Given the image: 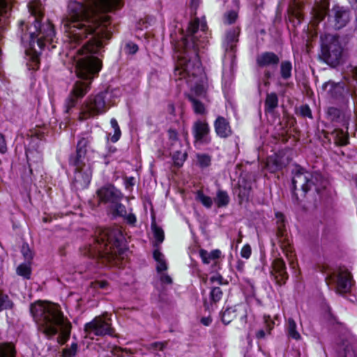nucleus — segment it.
<instances>
[{
  "mask_svg": "<svg viewBox=\"0 0 357 357\" xmlns=\"http://www.w3.org/2000/svg\"><path fill=\"white\" fill-rule=\"evenodd\" d=\"M167 137L173 145L179 140L178 131L173 128H169L167 130Z\"/></svg>",
  "mask_w": 357,
  "mask_h": 357,
  "instance_id": "obj_48",
  "label": "nucleus"
},
{
  "mask_svg": "<svg viewBox=\"0 0 357 357\" xmlns=\"http://www.w3.org/2000/svg\"><path fill=\"white\" fill-rule=\"evenodd\" d=\"M238 190L237 196L239 204H242L243 202H248L252 191L251 185L246 182H243V183L238 184Z\"/></svg>",
  "mask_w": 357,
  "mask_h": 357,
  "instance_id": "obj_31",
  "label": "nucleus"
},
{
  "mask_svg": "<svg viewBox=\"0 0 357 357\" xmlns=\"http://www.w3.org/2000/svg\"><path fill=\"white\" fill-rule=\"evenodd\" d=\"M279 99L276 93L271 92L266 94L264 101V112L267 114H273L275 109L278 107Z\"/></svg>",
  "mask_w": 357,
  "mask_h": 357,
  "instance_id": "obj_29",
  "label": "nucleus"
},
{
  "mask_svg": "<svg viewBox=\"0 0 357 357\" xmlns=\"http://www.w3.org/2000/svg\"><path fill=\"white\" fill-rule=\"evenodd\" d=\"M84 333L87 335L93 334L96 336H115V329L112 326V319L105 316H96L91 321L84 326Z\"/></svg>",
  "mask_w": 357,
  "mask_h": 357,
  "instance_id": "obj_11",
  "label": "nucleus"
},
{
  "mask_svg": "<svg viewBox=\"0 0 357 357\" xmlns=\"http://www.w3.org/2000/svg\"><path fill=\"white\" fill-rule=\"evenodd\" d=\"M175 106L173 103H169L168 105H167V111L168 112L172 114V115H174L175 116Z\"/></svg>",
  "mask_w": 357,
  "mask_h": 357,
  "instance_id": "obj_64",
  "label": "nucleus"
},
{
  "mask_svg": "<svg viewBox=\"0 0 357 357\" xmlns=\"http://www.w3.org/2000/svg\"><path fill=\"white\" fill-rule=\"evenodd\" d=\"M351 12L349 8L334 5L330 11L328 19L335 30L344 28L351 21Z\"/></svg>",
  "mask_w": 357,
  "mask_h": 357,
  "instance_id": "obj_13",
  "label": "nucleus"
},
{
  "mask_svg": "<svg viewBox=\"0 0 357 357\" xmlns=\"http://www.w3.org/2000/svg\"><path fill=\"white\" fill-rule=\"evenodd\" d=\"M326 116L328 120L334 123L347 128L349 124V116H348L340 109L335 107H329L326 112Z\"/></svg>",
  "mask_w": 357,
  "mask_h": 357,
  "instance_id": "obj_24",
  "label": "nucleus"
},
{
  "mask_svg": "<svg viewBox=\"0 0 357 357\" xmlns=\"http://www.w3.org/2000/svg\"><path fill=\"white\" fill-rule=\"evenodd\" d=\"M213 126L216 135L221 139L228 138L233 133L229 121L224 116H218L213 122Z\"/></svg>",
  "mask_w": 357,
  "mask_h": 357,
  "instance_id": "obj_21",
  "label": "nucleus"
},
{
  "mask_svg": "<svg viewBox=\"0 0 357 357\" xmlns=\"http://www.w3.org/2000/svg\"><path fill=\"white\" fill-rule=\"evenodd\" d=\"M107 211L113 218H122L128 225L131 226L136 225L137 217L132 212V208H130L129 213H127L126 207L121 203V201H116L112 205H109Z\"/></svg>",
  "mask_w": 357,
  "mask_h": 357,
  "instance_id": "obj_17",
  "label": "nucleus"
},
{
  "mask_svg": "<svg viewBox=\"0 0 357 357\" xmlns=\"http://www.w3.org/2000/svg\"><path fill=\"white\" fill-rule=\"evenodd\" d=\"M100 202L102 204L112 205L116 201H122L123 194L114 185L109 184L99 188L96 192Z\"/></svg>",
  "mask_w": 357,
  "mask_h": 357,
  "instance_id": "obj_16",
  "label": "nucleus"
},
{
  "mask_svg": "<svg viewBox=\"0 0 357 357\" xmlns=\"http://www.w3.org/2000/svg\"><path fill=\"white\" fill-rule=\"evenodd\" d=\"M287 335L289 338L298 340L301 338L300 333L297 331L296 323L292 318H289L287 322Z\"/></svg>",
  "mask_w": 357,
  "mask_h": 357,
  "instance_id": "obj_39",
  "label": "nucleus"
},
{
  "mask_svg": "<svg viewBox=\"0 0 357 357\" xmlns=\"http://www.w3.org/2000/svg\"><path fill=\"white\" fill-rule=\"evenodd\" d=\"M236 268L238 271L242 273L244 271L245 263L241 259H238L236 264Z\"/></svg>",
  "mask_w": 357,
  "mask_h": 357,
  "instance_id": "obj_62",
  "label": "nucleus"
},
{
  "mask_svg": "<svg viewBox=\"0 0 357 357\" xmlns=\"http://www.w3.org/2000/svg\"><path fill=\"white\" fill-rule=\"evenodd\" d=\"M14 307L15 303L12 298L3 289H0V312L13 310Z\"/></svg>",
  "mask_w": 357,
  "mask_h": 357,
  "instance_id": "obj_33",
  "label": "nucleus"
},
{
  "mask_svg": "<svg viewBox=\"0 0 357 357\" xmlns=\"http://www.w3.org/2000/svg\"><path fill=\"white\" fill-rule=\"evenodd\" d=\"M7 151L6 142L4 135L0 133V153H5Z\"/></svg>",
  "mask_w": 357,
  "mask_h": 357,
  "instance_id": "obj_55",
  "label": "nucleus"
},
{
  "mask_svg": "<svg viewBox=\"0 0 357 357\" xmlns=\"http://www.w3.org/2000/svg\"><path fill=\"white\" fill-rule=\"evenodd\" d=\"M344 357H356L354 351L350 346H346L344 349Z\"/></svg>",
  "mask_w": 357,
  "mask_h": 357,
  "instance_id": "obj_57",
  "label": "nucleus"
},
{
  "mask_svg": "<svg viewBox=\"0 0 357 357\" xmlns=\"http://www.w3.org/2000/svg\"><path fill=\"white\" fill-rule=\"evenodd\" d=\"M86 162V154L77 151L70 154L68 158L69 165L75 167L73 185L77 190L87 188L91 181L92 169Z\"/></svg>",
  "mask_w": 357,
  "mask_h": 357,
  "instance_id": "obj_8",
  "label": "nucleus"
},
{
  "mask_svg": "<svg viewBox=\"0 0 357 357\" xmlns=\"http://www.w3.org/2000/svg\"><path fill=\"white\" fill-rule=\"evenodd\" d=\"M213 200L218 208H224L229 205L230 198L226 190H218Z\"/></svg>",
  "mask_w": 357,
  "mask_h": 357,
  "instance_id": "obj_36",
  "label": "nucleus"
},
{
  "mask_svg": "<svg viewBox=\"0 0 357 357\" xmlns=\"http://www.w3.org/2000/svg\"><path fill=\"white\" fill-rule=\"evenodd\" d=\"M31 263H22L16 268V273L25 280H29L31 276Z\"/></svg>",
  "mask_w": 357,
  "mask_h": 357,
  "instance_id": "obj_38",
  "label": "nucleus"
},
{
  "mask_svg": "<svg viewBox=\"0 0 357 357\" xmlns=\"http://www.w3.org/2000/svg\"><path fill=\"white\" fill-rule=\"evenodd\" d=\"M70 1L68 5V16L64 22L65 32L70 43L75 47L84 39L91 38L77 50L83 56L76 65V73L80 80L76 81L64 102V112L70 114L90 91L91 82L98 75L102 68L104 50L103 40H109L112 31L108 29L109 17L104 19L89 13V9L104 13L112 12L123 5V0H82Z\"/></svg>",
  "mask_w": 357,
  "mask_h": 357,
  "instance_id": "obj_1",
  "label": "nucleus"
},
{
  "mask_svg": "<svg viewBox=\"0 0 357 357\" xmlns=\"http://www.w3.org/2000/svg\"><path fill=\"white\" fill-rule=\"evenodd\" d=\"M199 27V20L198 18L190 22L188 26V32L189 35L184 38L182 40L181 50H178L179 53L178 57L179 59H188L192 58H199V52L200 47L203 46L200 44L195 34L198 32Z\"/></svg>",
  "mask_w": 357,
  "mask_h": 357,
  "instance_id": "obj_10",
  "label": "nucleus"
},
{
  "mask_svg": "<svg viewBox=\"0 0 357 357\" xmlns=\"http://www.w3.org/2000/svg\"><path fill=\"white\" fill-rule=\"evenodd\" d=\"M241 257L244 259H249L252 255V248L250 244L246 243L245 244L240 252Z\"/></svg>",
  "mask_w": 357,
  "mask_h": 357,
  "instance_id": "obj_52",
  "label": "nucleus"
},
{
  "mask_svg": "<svg viewBox=\"0 0 357 357\" xmlns=\"http://www.w3.org/2000/svg\"><path fill=\"white\" fill-rule=\"evenodd\" d=\"M43 17L42 13L32 10L26 22L22 20L19 22L21 40L29 43V47L25 50L28 57L26 65L28 69L32 71L39 70L42 51L47 44L54 43L56 34L52 23L42 24Z\"/></svg>",
  "mask_w": 357,
  "mask_h": 357,
  "instance_id": "obj_2",
  "label": "nucleus"
},
{
  "mask_svg": "<svg viewBox=\"0 0 357 357\" xmlns=\"http://www.w3.org/2000/svg\"><path fill=\"white\" fill-rule=\"evenodd\" d=\"M174 75L176 80L188 79L191 77H197L191 90L194 92L195 96L201 98L206 96L208 88V77L199 61L194 62L191 59H178L174 68Z\"/></svg>",
  "mask_w": 357,
  "mask_h": 357,
  "instance_id": "obj_6",
  "label": "nucleus"
},
{
  "mask_svg": "<svg viewBox=\"0 0 357 357\" xmlns=\"http://www.w3.org/2000/svg\"><path fill=\"white\" fill-rule=\"evenodd\" d=\"M221 255L222 252L219 249H215L211 252H208L206 250L202 248L199 250V255L204 264H209L213 261L211 265L212 271H216L217 267L220 268L218 259L221 257Z\"/></svg>",
  "mask_w": 357,
  "mask_h": 357,
  "instance_id": "obj_23",
  "label": "nucleus"
},
{
  "mask_svg": "<svg viewBox=\"0 0 357 357\" xmlns=\"http://www.w3.org/2000/svg\"><path fill=\"white\" fill-rule=\"evenodd\" d=\"M222 322L225 325L229 324L234 319H238L241 324L245 325L247 323L248 313L243 305H235L223 308L220 313Z\"/></svg>",
  "mask_w": 357,
  "mask_h": 357,
  "instance_id": "obj_14",
  "label": "nucleus"
},
{
  "mask_svg": "<svg viewBox=\"0 0 357 357\" xmlns=\"http://www.w3.org/2000/svg\"><path fill=\"white\" fill-rule=\"evenodd\" d=\"M187 158V154L186 153H184L183 155V158L178 160V159H176L175 158V155L174 156V164L178 166V167H181L183 164V162L185 161V158Z\"/></svg>",
  "mask_w": 357,
  "mask_h": 357,
  "instance_id": "obj_63",
  "label": "nucleus"
},
{
  "mask_svg": "<svg viewBox=\"0 0 357 357\" xmlns=\"http://www.w3.org/2000/svg\"><path fill=\"white\" fill-rule=\"evenodd\" d=\"M336 277V289L339 294H344L349 293L355 284L351 272L344 266H340L337 274H328L325 278L326 281L333 280Z\"/></svg>",
  "mask_w": 357,
  "mask_h": 357,
  "instance_id": "obj_12",
  "label": "nucleus"
},
{
  "mask_svg": "<svg viewBox=\"0 0 357 357\" xmlns=\"http://www.w3.org/2000/svg\"><path fill=\"white\" fill-rule=\"evenodd\" d=\"M126 250V240L119 229L98 228L92 243L84 247L82 253L89 258L102 260L106 265H112Z\"/></svg>",
  "mask_w": 357,
  "mask_h": 357,
  "instance_id": "obj_4",
  "label": "nucleus"
},
{
  "mask_svg": "<svg viewBox=\"0 0 357 357\" xmlns=\"http://www.w3.org/2000/svg\"><path fill=\"white\" fill-rule=\"evenodd\" d=\"M194 144L208 145L212 142L211 128L206 120H197L192 127Z\"/></svg>",
  "mask_w": 357,
  "mask_h": 357,
  "instance_id": "obj_15",
  "label": "nucleus"
},
{
  "mask_svg": "<svg viewBox=\"0 0 357 357\" xmlns=\"http://www.w3.org/2000/svg\"><path fill=\"white\" fill-rule=\"evenodd\" d=\"M10 0H0V15H3L8 12Z\"/></svg>",
  "mask_w": 357,
  "mask_h": 357,
  "instance_id": "obj_54",
  "label": "nucleus"
},
{
  "mask_svg": "<svg viewBox=\"0 0 357 357\" xmlns=\"http://www.w3.org/2000/svg\"><path fill=\"white\" fill-rule=\"evenodd\" d=\"M30 313L38 330L50 340L58 335L57 342L65 344L70 339L72 324L59 304L38 300L30 305Z\"/></svg>",
  "mask_w": 357,
  "mask_h": 357,
  "instance_id": "obj_3",
  "label": "nucleus"
},
{
  "mask_svg": "<svg viewBox=\"0 0 357 357\" xmlns=\"http://www.w3.org/2000/svg\"><path fill=\"white\" fill-rule=\"evenodd\" d=\"M241 29L233 27L228 29L225 36L223 46L227 52L235 53L236 52V43L238 42Z\"/></svg>",
  "mask_w": 357,
  "mask_h": 357,
  "instance_id": "obj_22",
  "label": "nucleus"
},
{
  "mask_svg": "<svg viewBox=\"0 0 357 357\" xmlns=\"http://www.w3.org/2000/svg\"><path fill=\"white\" fill-rule=\"evenodd\" d=\"M153 257L156 261H159L163 259V255L158 249H155L153 250Z\"/></svg>",
  "mask_w": 357,
  "mask_h": 357,
  "instance_id": "obj_59",
  "label": "nucleus"
},
{
  "mask_svg": "<svg viewBox=\"0 0 357 357\" xmlns=\"http://www.w3.org/2000/svg\"><path fill=\"white\" fill-rule=\"evenodd\" d=\"M280 73L284 80H288L292 76V63L289 60L282 61L280 66Z\"/></svg>",
  "mask_w": 357,
  "mask_h": 357,
  "instance_id": "obj_37",
  "label": "nucleus"
},
{
  "mask_svg": "<svg viewBox=\"0 0 357 357\" xmlns=\"http://www.w3.org/2000/svg\"><path fill=\"white\" fill-rule=\"evenodd\" d=\"M151 227L155 239L153 245L155 247L158 246L165 240V233L163 229L157 225L155 218L154 216H152Z\"/></svg>",
  "mask_w": 357,
  "mask_h": 357,
  "instance_id": "obj_32",
  "label": "nucleus"
},
{
  "mask_svg": "<svg viewBox=\"0 0 357 357\" xmlns=\"http://www.w3.org/2000/svg\"><path fill=\"white\" fill-rule=\"evenodd\" d=\"M319 40V60L332 68L338 66L341 63L344 52L340 35L325 33L320 36Z\"/></svg>",
  "mask_w": 357,
  "mask_h": 357,
  "instance_id": "obj_7",
  "label": "nucleus"
},
{
  "mask_svg": "<svg viewBox=\"0 0 357 357\" xmlns=\"http://www.w3.org/2000/svg\"><path fill=\"white\" fill-rule=\"evenodd\" d=\"M78 345L77 342H72L70 348H65L62 351V357H75L77 354Z\"/></svg>",
  "mask_w": 357,
  "mask_h": 357,
  "instance_id": "obj_44",
  "label": "nucleus"
},
{
  "mask_svg": "<svg viewBox=\"0 0 357 357\" xmlns=\"http://www.w3.org/2000/svg\"><path fill=\"white\" fill-rule=\"evenodd\" d=\"M225 21H226L227 24H232L236 21V20L238 18V13L236 11L231 10L228 11L225 15Z\"/></svg>",
  "mask_w": 357,
  "mask_h": 357,
  "instance_id": "obj_49",
  "label": "nucleus"
},
{
  "mask_svg": "<svg viewBox=\"0 0 357 357\" xmlns=\"http://www.w3.org/2000/svg\"><path fill=\"white\" fill-rule=\"evenodd\" d=\"M197 158L199 167L202 169L209 167L211 164V157L208 154L198 153Z\"/></svg>",
  "mask_w": 357,
  "mask_h": 357,
  "instance_id": "obj_42",
  "label": "nucleus"
},
{
  "mask_svg": "<svg viewBox=\"0 0 357 357\" xmlns=\"http://www.w3.org/2000/svg\"><path fill=\"white\" fill-rule=\"evenodd\" d=\"M275 217L276 218V236L279 239V241L282 244L287 243V220L285 215L280 211L275 213Z\"/></svg>",
  "mask_w": 357,
  "mask_h": 357,
  "instance_id": "obj_27",
  "label": "nucleus"
},
{
  "mask_svg": "<svg viewBox=\"0 0 357 357\" xmlns=\"http://www.w3.org/2000/svg\"><path fill=\"white\" fill-rule=\"evenodd\" d=\"M77 138L75 151L86 154L92 148L93 137L91 133L85 132L79 134Z\"/></svg>",
  "mask_w": 357,
  "mask_h": 357,
  "instance_id": "obj_28",
  "label": "nucleus"
},
{
  "mask_svg": "<svg viewBox=\"0 0 357 357\" xmlns=\"http://www.w3.org/2000/svg\"><path fill=\"white\" fill-rule=\"evenodd\" d=\"M111 127L114 129V134L111 136L109 140L112 143H116L121 137V130L118 121L116 119L112 118L110 120Z\"/></svg>",
  "mask_w": 357,
  "mask_h": 357,
  "instance_id": "obj_40",
  "label": "nucleus"
},
{
  "mask_svg": "<svg viewBox=\"0 0 357 357\" xmlns=\"http://www.w3.org/2000/svg\"><path fill=\"white\" fill-rule=\"evenodd\" d=\"M108 95V89L96 94L90 95L81 107L79 113V120L83 121L105 114L108 109L107 105Z\"/></svg>",
  "mask_w": 357,
  "mask_h": 357,
  "instance_id": "obj_9",
  "label": "nucleus"
},
{
  "mask_svg": "<svg viewBox=\"0 0 357 357\" xmlns=\"http://www.w3.org/2000/svg\"><path fill=\"white\" fill-rule=\"evenodd\" d=\"M209 280L211 283L217 282L219 285L228 284L227 281L225 280L223 276L219 273H217L215 275H212L210 278Z\"/></svg>",
  "mask_w": 357,
  "mask_h": 357,
  "instance_id": "obj_50",
  "label": "nucleus"
},
{
  "mask_svg": "<svg viewBox=\"0 0 357 357\" xmlns=\"http://www.w3.org/2000/svg\"><path fill=\"white\" fill-rule=\"evenodd\" d=\"M17 351L13 342H0V357H16Z\"/></svg>",
  "mask_w": 357,
  "mask_h": 357,
  "instance_id": "obj_35",
  "label": "nucleus"
},
{
  "mask_svg": "<svg viewBox=\"0 0 357 357\" xmlns=\"http://www.w3.org/2000/svg\"><path fill=\"white\" fill-rule=\"evenodd\" d=\"M287 165L284 161V154L282 153H275L267 158L266 166L271 173H275L282 170Z\"/></svg>",
  "mask_w": 357,
  "mask_h": 357,
  "instance_id": "obj_25",
  "label": "nucleus"
},
{
  "mask_svg": "<svg viewBox=\"0 0 357 357\" xmlns=\"http://www.w3.org/2000/svg\"><path fill=\"white\" fill-rule=\"evenodd\" d=\"M331 269L332 268H331V266L326 263H319V262L315 265V270L317 272H319L322 274L327 273L328 272L331 271Z\"/></svg>",
  "mask_w": 357,
  "mask_h": 357,
  "instance_id": "obj_51",
  "label": "nucleus"
},
{
  "mask_svg": "<svg viewBox=\"0 0 357 357\" xmlns=\"http://www.w3.org/2000/svg\"><path fill=\"white\" fill-rule=\"evenodd\" d=\"M348 128H345L346 130H343L341 128H335L331 132L326 130L322 131L324 137L328 142H331V137L333 139L334 144L337 146H344L349 144V137L348 134Z\"/></svg>",
  "mask_w": 357,
  "mask_h": 357,
  "instance_id": "obj_20",
  "label": "nucleus"
},
{
  "mask_svg": "<svg viewBox=\"0 0 357 357\" xmlns=\"http://www.w3.org/2000/svg\"><path fill=\"white\" fill-rule=\"evenodd\" d=\"M167 346L166 342H154L150 344V348L162 351Z\"/></svg>",
  "mask_w": 357,
  "mask_h": 357,
  "instance_id": "obj_53",
  "label": "nucleus"
},
{
  "mask_svg": "<svg viewBox=\"0 0 357 357\" xmlns=\"http://www.w3.org/2000/svg\"><path fill=\"white\" fill-rule=\"evenodd\" d=\"M263 319L265 329H260L256 332L255 337L257 340L264 339L266 334L270 335L271 333V331L275 326V322L270 315L264 314Z\"/></svg>",
  "mask_w": 357,
  "mask_h": 357,
  "instance_id": "obj_30",
  "label": "nucleus"
},
{
  "mask_svg": "<svg viewBox=\"0 0 357 357\" xmlns=\"http://www.w3.org/2000/svg\"><path fill=\"white\" fill-rule=\"evenodd\" d=\"M200 322L205 326H208L212 323V318L211 316L202 317L200 319Z\"/></svg>",
  "mask_w": 357,
  "mask_h": 357,
  "instance_id": "obj_61",
  "label": "nucleus"
},
{
  "mask_svg": "<svg viewBox=\"0 0 357 357\" xmlns=\"http://www.w3.org/2000/svg\"><path fill=\"white\" fill-rule=\"evenodd\" d=\"M291 174L294 204H299L306 199L316 206L327 195L329 182L321 173L308 171L301 165L295 164Z\"/></svg>",
  "mask_w": 357,
  "mask_h": 357,
  "instance_id": "obj_5",
  "label": "nucleus"
},
{
  "mask_svg": "<svg viewBox=\"0 0 357 357\" xmlns=\"http://www.w3.org/2000/svg\"><path fill=\"white\" fill-rule=\"evenodd\" d=\"M157 263L158 264H157V266H156V270L158 273L162 272L167 269V265L165 259L157 261Z\"/></svg>",
  "mask_w": 357,
  "mask_h": 357,
  "instance_id": "obj_56",
  "label": "nucleus"
},
{
  "mask_svg": "<svg viewBox=\"0 0 357 357\" xmlns=\"http://www.w3.org/2000/svg\"><path fill=\"white\" fill-rule=\"evenodd\" d=\"M124 50L126 54L133 55L138 52L139 47L136 43L129 41L126 44Z\"/></svg>",
  "mask_w": 357,
  "mask_h": 357,
  "instance_id": "obj_46",
  "label": "nucleus"
},
{
  "mask_svg": "<svg viewBox=\"0 0 357 357\" xmlns=\"http://www.w3.org/2000/svg\"><path fill=\"white\" fill-rule=\"evenodd\" d=\"M21 252H22L24 259L28 263H31V261H32V259L33 258V255L27 244L22 245Z\"/></svg>",
  "mask_w": 357,
  "mask_h": 357,
  "instance_id": "obj_47",
  "label": "nucleus"
},
{
  "mask_svg": "<svg viewBox=\"0 0 357 357\" xmlns=\"http://www.w3.org/2000/svg\"><path fill=\"white\" fill-rule=\"evenodd\" d=\"M135 185V178L133 176L126 177L125 180V186L126 189L132 188Z\"/></svg>",
  "mask_w": 357,
  "mask_h": 357,
  "instance_id": "obj_58",
  "label": "nucleus"
},
{
  "mask_svg": "<svg viewBox=\"0 0 357 357\" xmlns=\"http://www.w3.org/2000/svg\"><path fill=\"white\" fill-rule=\"evenodd\" d=\"M280 63V58L278 54L273 52H264L257 55L256 63L259 68L267 66H277Z\"/></svg>",
  "mask_w": 357,
  "mask_h": 357,
  "instance_id": "obj_26",
  "label": "nucleus"
},
{
  "mask_svg": "<svg viewBox=\"0 0 357 357\" xmlns=\"http://www.w3.org/2000/svg\"><path fill=\"white\" fill-rule=\"evenodd\" d=\"M273 271L271 275L274 277L275 283L279 286L285 284L289 278L287 271V266L284 261L282 258H276L272 263Z\"/></svg>",
  "mask_w": 357,
  "mask_h": 357,
  "instance_id": "obj_19",
  "label": "nucleus"
},
{
  "mask_svg": "<svg viewBox=\"0 0 357 357\" xmlns=\"http://www.w3.org/2000/svg\"><path fill=\"white\" fill-rule=\"evenodd\" d=\"M223 296V292L220 287H213L211 289L209 297L211 303H216L219 302Z\"/></svg>",
  "mask_w": 357,
  "mask_h": 357,
  "instance_id": "obj_41",
  "label": "nucleus"
},
{
  "mask_svg": "<svg viewBox=\"0 0 357 357\" xmlns=\"http://www.w3.org/2000/svg\"><path fill=\"white\" fill-rule=\"evenodd\" d=\"M185 97L191 102L192 108L195 114L204 115L206 113L204 104L198 100L193 94H186Z\"/></svg>",
  "mask_w": 357,
  "mask_h": 357,
  "instance_id": "obj_34",
  "label": "nucleus"
},
{
  "mask_svg": "<svg viewBox=\"0 0 357 357\" xmlns=\"http://www.w3.org/2000/svg\"><path fill=\"white\" fill-rule=\"evenodd\" d=\"M160 281L162 283L171 284H172L173 281L172 278L169 275H162L160 277Z\"/></svg>",
  "mask_w": 357,
  "mask_h": 357,
  "instance_id": "obj_60",
  "label": "nucleus"
},
{
  "mask_svg": "<svg viewBox=\"0 0 357 357\" xmlns=\"http://www.w3.org/2000/svg\"><path fill=\"white\" fill-rule=\"evenodd\" d=\"M197 199L207 208H211L213 205V199L211 197L204 194L202 190H198L197 192Z\"/></svg>",
  "mask_w": 357,
  "mask_h": 357,
  "instance_id": "obj_43",
  "label": "nucleus"
},
{
  "mask_svg": "<svg viewBox=\"0 0 357 357\" xmlns=\"http://www.w3.org/2000/svg\"><path fill=\"white\" fill-rule=\"evenodd\" d=\"M328 86H330L328 93L332 98L342 104L349 103V91L345 88L344 84L329 81L323 84V88L326 89Z\"/></svg>",
  "mask_w": 357,
  "mask_h": 357,
  "instance_id": "obj_18",
  "label": "nucleus"
},
{
  "mask_svg": "<svg viewBox=\"0 0 357 357\" xmlns=\"http://www.w3.org/2000/svg\"><path fill=\"white\" fill-rule=\"evenodd\" d=\"M299 114L303 118L313 119L312 110L307 104H304L299 107Z\"/></svg>",
  "mask_w": 357,
  "mask_h": 357,
  "instance_id": "obj_45",
  "label": "nucleus"
}]
</instances>
